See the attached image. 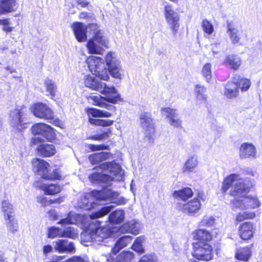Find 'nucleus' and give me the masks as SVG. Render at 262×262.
<instances>
[{
    "label": "nucleus",
    "mask_w": 262,
    "mask_h": 262,
    "mask_svg": "<svg viewBox=\"0 0 262 262\" xmlns=\"http://www.w3.org/2000/svg\"><path fill=\"white\" fill-rule=\"evenodd\" d=\"M113 207L112 205L105 206L99 211L93 212L90 215L91 221L80 235L82 242L85 243L95 242L99 243L110 236L111 234L110 229L105 227L100 228V222L96 219L108 213Z\"/></svg>",
    "instance_id": "obj_1"
},
{
    "label": "nucleus",
    "mask_w": 262,
    "mask_h": 262,
    "mask_svg": "<svg viewBox=\"0 0 262 262\" xmlns=\"http://www.w3.org/2000/svg\"><path fill=\"white\" fill-rule=\"evenodd\" d=\"M99 168L110 174L95 172L90 174L89 179L92 183H108L110 181H123L124 172L121 166L114 162L103 163L99 166Z\"/></svg>",
    "instance_id": "obj_2"
},
{
    "label": "nucleus",
    "mask_w": 262,
    "mask_h": 262,
    "mask_svg": "<svg viewBox=\"0 0 262 262\" xmlns=\"http://www.w3.org/2000/svg\"><path fill=\"white\" fill-rule=\"evenodd\" d=\"M119 194L117 192L112 191L111 190L97 191L94 190L91 193L84 194L81 196L78 202V205L81 208L85 210H90L95 206L94 202L90 201V199L93 198L96 200H106L109 198H112L116 200L113 202L117 205H123L126 203V200L123 197L117 199Z\"/></svg>",
    "instance_id": "obj_3"
},
{
    "label": "nucleus",
    "mask_w": 262,
    "mask_h": 262,
    "mask_svg": "<svg viewBox=\"0 0 262 262\" xmlns=\"http://www.w3.org/2000/svg\"><path fill=\"white\" fill-rule=\"evenodd\" d=\"M84 84L85 86L99 91L101 94L107 96L106 99L108 102L115 103L119 98V95L114 86H108L105 83L99 81L95 77L85 76L84 79Z\"/></svg>",
    "instance_id": "obj_4"
},
{
    "label": "nucleus",
    "mask_w": 262,
    "mask_h": 262,
    "mask_svg": "<svg viewBox=\"0 0 262 262\" xmlns=\"http://www.w3.org/2000/svg\"><path fill=\"white\" fill-rule=\"evenodd\" d=\"M87 63L90 71L93 74L98 76L101 80H107L109 79L107 71L101 58L96 56L90 57L87 59Z\"/></svg>",
    "instance_id": "obj_5"
},
{
    "label": "nucleus",
    "mask_w": 262,
    "mask_h": 262,
    "mask_svg": "<svg viewBox=\"0 0 262 262\" xmlns=\"http://www.w3.org/2000/svg\"><path fill=\"white\" fill-rule=\"evenodd\" d=\"M26 121V111L23 105L17 106L14 110L10 111L9 122L12 127L20 130L24 128Z\"/></svg>",
    "instance_id": "obj_6"
},
{
    "label": "nucleus",
    "mask_w": 262,
    "mask_h": 262,
    "mask_svg": "<svg viewBox=\"0 0 262 262\" xmlns=\"http://www.w3.org/2000/svg\"><path fill=\"white\" fill-rule=\"evenodd\" d=\"M108 39L104 36H101L99 32L88 41L86 47L90 54H101L104 48H108Z\"/></svg>",
    "instance_id": "obj_7"
},
{
    "label": "nucleus",
    "mask_w": 262,
    "mask_h": 262,
    "mask_svg": "<svg viewBox=\"0 0 262 262\" xmlns=\"http://www.w3.org/2000/svg\"><path fill=\"white\" fill-rule=\"evenodd\" d=\"M211 246L207 244L201 242L193 244L192 256L197 259L202 260H209L213 257Z\"/></svg>",
    "instance_id": "obj_8"
},
{
    "label": "nucleus",
    "mask_w": 262,
    "mask_h": 262,
    "mask_svg": "<svg viewBox=\"0 0 262 262\" xmlns=\"http://www.w3.org/2000/svg\"><path fill=\"white\" fill-rule=\"evenodd\" d=\"M32 165L34 171L45 179L52 180L60 178V176L56 171L54 172L53 174L49 173V164L43 160L34 159L32 160Z\"/></svg>",
    "instance_id": "obj_9"
},
{
    "label": "nucleus",
    "mask_w": 262,
    "mask_h": 262,
    "mask_svg": "<svg viewBox=\"0 0 262 262\" xmlns=\"http://www.w3.org/2000/svg\"><path fill=\"white\" fill-rule=\"evenodd\" d=\"M44 140L39 137H35L31 139L32 145H38L36 149L38 153L45 157H48L55 154L56 151L54 145L51 144H44Z\"/></svg>",
    "instance_id": "obj_10"
},
{
    "label": "nucleus",
    "mask_w": 262,
    "mask_h": 262,
    "mask_svg": "<svg viewBox=\"0 0 262 262\" xmlns=\"http://www.w3.org/2000/svg\"><path fill=\"white\" fill-rule=\"evenodd\" d=\"M164 14L166 20L171 29L172 34L176 35L179 28L180 18L178 13L172 9L170 5L166 4L165 5Z\"/></svg>",
    "instance_id": "obj_11"
},
{
    "label": "nucleus",
    "mask_w": 262,
    "mask_h": 262,
    "mask_svg": "<svg viewBox=\"0 0 262 262\" xmlns=\"http://www.w3.org/2000/svg\"><path fill=\"white\" fill-rule=\"evenodd\" d=\"M34 135H40L48 141H52L55 138V134L53 128L49 125L42 123H36L31 127Z\"/></svg>",
    "instance_id": "obj_12"
},
{
    "label": "nucleus",
    "mask_w": 262,
    "mask_h": 262,
    "mask_svg": "<svg viewBox=\"0 0 262 262\" xmlns=\"http://www.w3.org/2000/svg\"><path fill=\"white\" fill-rule=\"evenodd\" d=\"M232 209H247L255 208L259 206V202L254 197L245 195L243 199L233 200L231 201Z\"/></svg>",
    "instance_id": "obj_13"
},
{
    "label": "nucleus",
    "mask_w": 262,
    "mask_h": 262,
    "mask_svg": "<svg viewBox=\"0 0 262 262\" xmlns=\"http://www.w3.org/2000/svg\"><path fill=\"white\" fill-rule=\"evenodd\" d=\"M201 204L199 200L194 198L187 203H178L177 208L190 215H193L200 210Z\"/></svg>",
    "instance_id": "obj_14"
},
{
    "label": "nucleus",
    "mask_w": 262,
    "mask_h": 262,
    "mask_svg": "<svg viewBox=\"0 0 262 262\" xmlns=\"http://www.w3.org/2000/svg\"><path fill=\"white\" fill-rule=\"evenodd\" d=\"M139 121L145 134L150 138L155 133V129L151 115L147 112H142L139 116Z\"/></svg>",
    "instance_id": "obj_15"
},
{
    "label": "nucleus",
    "mask_w": 262,
    "mask_h": 262,
    "mask_svg": "<svg viewBox=\"0 0 262 262\" xmlns=\"http://www.w3.org/2000/svg\"><path fill=\"white\" fill-rule=\"evenodd\" d=\"M32 112L38 118L50 121L54 119L53 111L47 105L42 103L35 104L32 107Z\"/></svg>",
    "instance_id": "obj_16"
},
{
    "label": "nucleus",
    "mask_w": 262,
    "mask_h": 262,
    "mask_svg": "<svg viewBox=\"0 0 262 262\" xmlns=\"http://www.w3.org/2000/svg\"><path fill=\"white\" fill-rule=\"evenodd\" d=\"M249 188L250 186L245 183L244 180L239 179V177L230 193L234 197V200L243 199L249 191Z\"/></svg>",
    "instance_id": "obj_17"
},
{
    "label": "nucleus",
    "mask_w": 262,
    "mask_h": 262,
    "mask_svg": "<svg viewBox=\"0 0 262 262\" xmlns=\"http://www.w3.org/2000/svg\"><path fill=\"white\" fill-rule=\"evenodd\" d=\"M54 243V249L59 253L75 252V247L73 243L70 242L67 239H58Z\"/></svg>",
    "instance_id": "obj_18"
},
{
    "label": "nucleus",
    "mask_w": 262,
    "mask_h": 262,
    "mask_svg": "<svg viewBox=\"0 0 262 262\" xmlns=\"http://www.w3.org/2000/svg\"><path fill=\"white\" fill-rule=\"evenodd\" d=\"M112 252L105 255L106 260L109 262H130L134 257V254L130 251H123L116 256Z\"/></svg>",
    "instance_id": "obj_19"
},
{
    "label": "nucleus",
    "mask_w": 262,
    "mask_h": 262,
    "mask_svg": "<svg viewBox=\"0 0 262 262\" xmlns=\"http://www.w3.org/2000/svg\"><path fill=\"white\" fill-rule=\"evenodd\" d=\"M256 149L254 145L249 142L243 143L239 148V157L241 159L256 158Z\"/></svg>",
    "instance_id": "obj_20"
},
{
    "label": "nucleus",
    "mask_w": 262,
    "mask_h": 262,
    "mask_svg": "<svg viewBox=\"0 0 262 262\" xmlns=\"http://www.w3.org/2000/svg\"><path fill=\"white\" fill-rule=\"evenodd\" d=\"M72 28L77 40L79 42H84L86 40V26L79 22L74 23Z\"/></svg>",
    "instance_id": "obj_21"
},
{
    "label": "nucleus",
    "mask_w": 262,
    "mask_h": 262,
    "mask_svg": "<svg viewBox=\"0 0 262 262\" xmlns=\"http://www.w3.org/2000/svg\"><path fill=\"white\" fill-rule=\"evenodd\" d=\"M120 230L122 233H131L136 235L139 232V224L135 220L128 221L121 227Z\"/></svg>",
    "instance_id": "obj_22"
},
{
    "label": "nucleus",
    "mask_w": 262,
    "mask_h": 262,
    "mask_svg": "<svg viewBox=\"0 0 262 262\" xmlns=\"http://www.w3.org/2000/svg\"><path fill=\"white\" fill-rule=\"evenodd\" d=\"M224 94L228 98L236 97L238 95V86L237 82H228L225 86Z\"/></svg>",
    "instance_id": "obj_23"
},
{
    "label": "nucleus",
    "mask_w": 262,
    "mask_h": 262,
    "mask_svg": "<svg viewBox=\"0 0 262 262\" xmlns=\"http://www.w3.org/2000/svg\"><path fill=\"white\" fill-rule=\"evenodd\" d=\"M242 63L241 58L237 55L230 54L226 57L224 64L233 70H237Z\"/></svg>",
    "instance_id": "obj_24"
},
{
    "label": "nucleus",
    "mask_w": 262,
    "mask_h": 262,
    "mask_svg": "<svg viewBox=\"0 0 262 262\" xmlns=\"http://www.w3.org/2000/svg\"><path fill=\"white\" fill-rule=\"evenodd\" d=\"M198 159L196 156H189L185 162L182 170L184 172H192L198 165Z\"/></svg>",
    "instance_id": "obj_25"
},
{
    "label": "nucleus",
    "mask_w": 262,
    "mask_h": 262,
    "mask_svg": "<svg viewBox=\"0 0 262 262\" xmlns=\"http://www.w3.org/2000/svg\"><path fill=\"white\" fill-rule=\"evenodd\" d=\"M132 237L129 235H125L120 237L115 243L114 246L112 248L111 252L115 254V253H118L119 251L125 246H126L129 243L131 242Z\"/></svg>",
    "instance_id": "obj_26"
},
{
    "label": "nucleus",
    "mask_w": 262,
    "mask_h": 262,
    "mask_svg": "<svg viewBox=\"0 0 262 262\" xmlns=\"http://www.w3.org/2000/svg\"><path fill=\"white\" fill-rule=\"evenodd\" d=\"M193 195V192L189 187L184 188L179 190H176L173 193V196L177 199L181 200L185 203Z\"/></svg>",
    "instance_id": "obj_27"
},
{
    "label": "nucleus",
    "mask_w": 262,
    "mask_h": 262,
    "mask_svg": "<svg viewBox=\"0 0 262 262\" xmlns=\"http://www.w3.org/2000/svg\"><path fill=\"white\" fill-rule=\"evenodd\" d=\"M253 225L250 222H246L242 224L239 229V235L241 238L247 240L253 235Z\"/></svg>",
    "instance_id": "obj_28"
},
{
    "label": "nucleus",
    "mask_w": 262,
    "mask_h": 262,
    "mask_svg": "<svg viewBox=\"0 0 262 262\" xmlns=\"http://www.w3.org/2000/svg\"><path fill=\"white\" fill-rule=\"evenodd\" d=\"M111 154L107 152H100L91 155L89 160L92 164H98L103 161L109 159Z\"/></svg>",
    "instance_id": "obj_29"
},
{
    "label": "nucleus",
    "mask_w": 262,
    "mask_h": 262,
    "mask_svg": "<svg viewBox=\"0 0 262 262\" xmlns=\"http://www.w3.org/2000/svg\"><path fill=\"white\" fill-rule=\"evenodd\" d=\"M16 0H0V14L14 11Z\"/></svg>",
    "instance_id": "obj_30"
},
{
    "label": "nucleus",
    "mask_w": 262,
    "mask_h": 262,
    "mask_svg": "<svg viewBox=\"0 0 262 262\" xmlns=\"http://www.w3.org/2000/svg\"><path fill=\"white\" fill-rule=\"evenodd\" d=\"M193 237L195 239L200 241H209L212 239V235L206 230L198 229L194 232Z\"/></svg>",
    "instance_id": "obj_31"
},
{
    "label": "nucleus",
    "mask_w": 262,
    "mask_h": 262,
    "mask_svg": "<svg viewBox=\"0 0 262 262\" xmlns=\"http://www.w3.org/2000/svg\"><path fill=\"white\" fill-rule=\"evenodd\" d=\"M124 217L125 213L123 210H117L111 213L108 220L111 223L118 224L122 222Z\"/></svg>",
    "instance_id": "obj_32"
},
{
    "label": "nucleus",
    "mask_w": 262,
    "mask_h": 262,
    "mask_svg": "<svg viewBox=\"0 0 262 262\" xmlns=\"http://www.w3.org/2000/svg\"><path fill=\"white\" fill-rule=\"evenodd\" d=\"M2 211L4 213V218L10 219L13 217V205L8 201H4L2 203Z\"/></svg>",
    "instance_id": "obj_33"
},
{
    "label": "nucleus",
    "mask_w": 262,
    "mask_h": 262,
    "mask_svg": "<svg viewBox=\"0 0 262 262\" xmlns=\"http://www.w3.org/2000/svg\"><path fill=\"white\" fill-rule=\"evenodd\" d=\"M251 255V251L248 247L239 248L237 249L235 257L239 260L247 261Z\"/></svg>",
    "instance_id": "obj_34"
},
{
    "label": "nucleus",
    "mask_w": 262,
    "mask_h": 262,
    "mask_svg": "<svg viewBox=\"0 0 262 262\" xmlns=\"http://www.w3.org/2000/svg\"><path fill=\"white\" fill-rule=\"evenodd\" d=\"M206 88L201 85H196L195 88V93L196 99L201 103H206L207 101V95L206 94Z\"/></svg>",
    "instance_id": "obj_35"
},
{
    "label": "nucleus",
    "mask_w": 262,
    "mask_h": 262,
    "mask_svg": "<svg viewBox=\"0 0 262 262\" xmlns=\"http://www.w3.org/2000/svg\"><path fill=\"white\" fill-rule=\"evenodd\" d=\"M110 74L114 78L121 79L123 75V70L120 65V62L116 63L115 65L108 67Z\"/></svg>",
    "instance_id": "obj_36"
},
{
    "label": "nucleus",
    "mask_w": 262,
    "mask_h": 262,
    "mask_svg": "<svg viewBox=\"0 0 262 262\" xmlns=\"http://www.w3.org/2000/svg\"><path fill=\"white\" fill-rule=\"evenodd\" d=\"M227 28V32L232 43L235 44L238 43L240 39L238 31L236 29L234 28L231 23H228Z\"/></svg>",
    "instance_id": "obj_37"
},
{
    "label": "nucleus",
    "mask_w": 262,
    "mask_h": 262,
    "mask_svg": "<svg viewBox=\"0 0 262 262\" xmlns=\"http://www.w3.org/2000/svg\"><path fill=\"white\" fill-rule=\"evenodd\" d=\"M42 190L48 195H53L60 192L61 188L60 186L55 184H43Z\"/></svg>",
    "instance_id": "obj_38"
},
{
    "label": "nucleus",
    "mask_w": 262,
    "mask_h": 262,
    "mask_svg": "<svg viewBox=\"0 0 262 262\" xmlns=\"http://www.w3.org/2000/svg\"><path fill=\"white\" fill-rule=\"evenodd\" d=\"M239 176L237 174H231L227 177L224 180L222 190L226 192L231 186L232 183L238 181Z\"/></svg>",
    "instance_id": "obj_39"
},
{
    "label": "nucleus",
    "mask_w": 262,
    "mask_h": 262,
    "mask_svg": "<svg viewBox=\"0 0 262 262\" xmlns=\"http://www.w3.org/2000/svg\"><path fill=\"white\" fill-rule=\"evenodd\" d=\"M89 116H92L93 117H110L112 116V113L104 111L96 108H90L88 110Z\"/></svg>",
    "instance_id": "obj_40"
},
{
    "label": "nucleus",
    "mask_w": 262,
    "mask_h": 262,
    "mask_svg": "<svg viewBox=\"0 0 262 262\" xmlns=\"http://www.w3.org/2000/svg\"><path fill=\"white\" fill-rule=\"evenodd\" d=\"M77 221V214L74 212H70L67 217L61 219L58 223L62 225L74 224Z\"/></svg>",
    "instance_id": "obj_41"
},
{
    "label": "nucleus",
    "mask_w": 262,
    "mask_h": 262,
    "mask_svg": "<svg viewBox=\"0 0 262 262\" xmlns=\"http://www.w3.org/2000/svg\"><path fill=\"white\" fill-rule=\"evenodd\" d=\"M6 220V226L8 230L14 233L18 231V226L17 221L13 217L7 219Z\"/></svg>",
    "instance_id": "obj_42"
},
{
    "label": "nucleus",
    "mask_w": 262,
    "mask_h": 262,
    "mask_svg": "<svg viewBox=\"0 0 262 262\" xmlns=\"http://www.w3.org/2000/svg\"><path fill=\"white\" fill-rule=\"evenodd\" d=\"M161 113L163 116H165L168 119V121L179 115L177 110L170 107L162 108Z\"/></svg>",
    "instance_id": "obj_43"
},
{
    "label": "nucleus",
    "mask_w": 262,
    "mask_h": 262,
    "mask_svg": "<svg viewBox=\"0 0 262 262\" xmlns=\"http://www.w3.org/2000/svg\"><path fill=\"white\" fill-rule=\"evenodd\" d=\"M105 62L108 67L120 62L117 59L116 53L112 52H110L106 54L105 56Z\"/></svg>",
    "instance_id": "obj_44"
},
{
    "label": "nucleus",
    "mask_w": 262,
    "mask_h": 262,
    "mask_svg": "<svg viewBox=\"0 0 262 262\" xmlns=\"http://www.w3.org/2000/svg\"><path fill=\"white\" fill-rule=\"evenodd\" d=\"M89 122L92 124H94L97 126H101L103 127L110 126L112 125L114 122L113 120H103L99 119L89 118Z\"/></svg>",
    "instance_id": "obj_45"
},
{
    "label": "nucleus",
    "mask_w": 262,
    "mask_h": 262,
    "mask_svg": "<svg viewBox=\"0 0 262 262\" xmlns=\"http://www.w3.org/2000/svg\"><path fill=\"white\" fill-rule=\"evenodd\" d=\"M61 237H68L74 239L77 237L78 232L76 230L72 227H68L63 230H61Z\"/></svg>",
    "instance_id": "obj_46"
},
{
    "label": "nucleus",
    "mask_w": 262,
    "mask_h": 262,
    "mask_svg": "<svg viewBox=\"0 0 262 262\" xmlns=\"http://www.w3.org/2000/svg\"><path fill=\"white\" fill-rule=\"evenodd\" d=\"M45 85L46 87L47 91L49 92L50 95L54 97L57 89V86L55 83L52 80L46 79L45 81Z\"/></svg>",
    "instance_id": "obj_47"
},
{
    "label": "nucleus",
    "mask_w": 262,
    "mask_h": 262,
    "mask_svg": "<svg viewBox=\"0 0 262 262\" xmlns=\"http://www.w3.org/2000/svg\"><path fill=\"white\" fill-rule=\"evenodd\" d=\"M215 218L213 216L205 215L201 221L200 225L201 226L211 227L215 223Z\"/></svg>",
    "instance_id": "obj_48"
},
{
    "label": "nucleus",
    "mask_w": 262,
    "mask_h": 262,
    "mask_svg": "<svg viewBox=\"0 0 262 262\" xmlns=\"http://www.w3.org/2000/svg\"><path fill=\"white\" fill-rule=\"evenodd\" d=\"M106 98L107 96H106V97H102L100 95H98L96 96L93 95L90 96L89 100L90 101H91V103H92L93 104L101 106L103 102V100H105L108 102Z\"/></svg>",
    "instance_id": "obj_49"
},
{
    "label": "nucleus",
    "mask_w": 262,
    "mask_h": 262,
    "mask_svg": "<svg viewBox=\"0 0 262 262\" xmlns=\"http://www.w3.org/2000/svg\"><path fill=\"white\" fill-rule=\"evenodd\" d=\"M202 73L207 82L211 79V65L210 63H206L202 69Z\"/></svg>",
    "instance_id": "obj_50"
},
{
    "label": "nucleus",
    "mask_w": 262,
    "mask_h": 262,
    "mask_svg": "<svg viewBox=\"0 0 262 262\" xmlns=\"http://www.w3.org/2000/svg\"><path fill=\"white\" fill-rule=\"evenodd\" d=\"M202 27L203 28V31L208 34H211L214 31L213 25L206 19L203 20L202 23Z\"/></svg>",
    "instance_id": "obj_51"
},
{
    "label": "nucleus",
    "mask_w": 262,
    "mask_h": 262,
    "mask_svg": "<svg viewBox=\"0 0 262 262\" xmlns=\"http://www.w3.org/2000/svg\"><path fill=\"white\" fill-rule=\"evenodd\" d=\"M86 29H88L90 31L93 33V36L96 35L99 32L101 33V36H104V31L102 30L99 29V26L96 24H89L86 27Z\"/></svg>",
    "instance_id": "obj_52"
},
{
    "label": "nucleus",
    "mask_w": 262,
    "mask_h": 262,
    "mask_svg": "<svg viewBox=\"0 0 262 262\" xmlns=\"http://www.w3.org/2000/svg\"><path fill=\"white\" fill-rule=\"evenodd\" d=\"M255 213L252 212H243L239 213L236 216V220L238 222H242L244 220L253 219L255 217Z\"/></svg>",
    "instance_id": "obj_53"
},
{
    "label": "nucleus",
    "mask_w": 262,
    "mask_h": 262,
    "mask_svg": "<svg viewBox=\"0 0 262 262\" xmlns=\"http://www.w3.org/2000/svg\"><path fill=\"white\" fill-rule=\"evenodd\" d=\"M61 230L57 227H52L49 229L48 237L50 238H54L57 236L61 237Z\"/></svg>",
    "instance_id": "obj_54"
},
{
    "label": "nucleus",
    "mask_w": 262,
    "mask_h": 262,
    "mask_svg": "<svg viewBox=\"0 0 262 262\" xmlns=\"http://www.w3.org/2000/svg\"><path fill=\"white\" fill-rule=\"evenodd\" d=\"M210 47L213 55L219 54L224 50V47L220 42L213 43Z\"/></svg>",
    "instance_id": "obj_55"
},
{
    "label": "nucleus",
    "mask_w": 262,
    "mask_h": 262,
    "mask_svg": "<svg viewBox=\"0 0 262 262\" xmlns=\"http://www.w3.org/2000/svg\"><path fill=\"white\" fill-rule=\"evenodd\" d=\"M169 124L176 128H180L182 127V121L179 115L168 121Z\"/></svg>",
    "instance_id": "obj_56"
},
{
    "label": "nucleus",
    "mask_w": 262,
    "mask_h": 262,
    "mask_svg": "<svg viewBox=\"0 0 262 262\" xmlns=\"http://www.w3.org/2000/svg\"><path fill=\"white\" fill-rule=\"evenodd\" d=\"M139 262H157V259L154 255H146L142 256Z\"/></svg>",
    "instance_id": "obj_57"
},
{
    "label": "nucleus",
    "mask_w": 262,
    "mask_h": 262,
    "mask_svg": "<svg viewBox=\"0 0 262 262\" xmlns=\"http://www.w3.org/2000/svg\"><path fill=\"white\" fill-rule=\"evenodd\" d=\"M250 84L251 83L250 80L247 79H241L239 84V85H242L241 89L243 91H247L249 89Z\"/></svg>",
    "instance_id": "obj_58"
},
{
    "label": "nucleus",
    "mask_w": 262,
    "mask_h": 262,
    "mask_svg": "<svg viewBox=\"0 0 262 262\" xmlns=\"http://www.w3.org/2000/svg\"><path fill=\"white\" fill-rule=\"evenodd\" d=\"M65 262H89V261L87 260H85L81 257L74 256L68 259H67V260H66Z\"/></svg>",
    "instance_id": "obj_59"
},
{
    "label": "nucleus",
    "mask_w": 262,
    "mask_h": 262,
    "mask_svg": "<svg viewBox=\"0 0 262 262\" xmlns=\"http://www.w3.org/2000/svg\"><path fill=\"white\" fill-rule=\"evenodd\" d=\"M133 249L139 253H142L144 251V249L143 248L142 245L138 244L137 243H134L132 246Z\"/></svg>",
    "instance_id": "obj_60"
},
{
    "label": "nucleus",
    "mask_w": 262,
    "mask_h": 262,
    "mask_svg": "<svg viewBox=\"0 0 262 262\" xmlns=\"http://www.w3.org/2000/svg\"><path fill=\"white\" fill-rule=\"evenodd\" d=\"M108 137V133L107 132L104 133L102 134L99 135H94L92 136L91 137H90L91 139H92L95 140H101L104 139H106Z\"/></svg>",
    "instance_id": "obj_61"
},
{
    "label": "nucleus",
    "mask_w": 262,
    "mask_h": 262,
    "mask_svg": "<svg viewBox=\"0 0 262 262\" xmlns=\"http://www.w3.org/2000/svg\"><path fill=\"white\" fill-rule=\"evenodd\" d=\"M89 147L92 151L100 150L106 148V146L104 145H96L93 144H90Z\"/></svg>",
    "instance_id": "obj_62"
},
{
    "label": "nucleus",
    "mask_w": 262,
    "mask_h": 262,
    "mask_svg": "<svg viewBox=\"0 0 262 262\" xmlns=\"http://www.w3.org/2000/svg\"><path fill=\"white\" fill-rule=\"evenodd\" d=\"M101 107H104L106 108L107 110L111 111H114L115 107L114 105L112 104H107L104 101L103 102L102 104H101Z\"/></svg>",
    "instance_id": "obj_63"
},
{
    "label": "nucleus",
    "mask_w": 262,
    "mask_h": 262,
    "mask_svg": "<svg viewBox=\"0 0 262 262\" xmlns=\"http://www.w3.org/2000/svg\"><path fill=\"white\" fill-rule=\"evenodd\" d=\"M4 70L8 72L9 74H17L16 69L11 66H7L4 68Z\"/></svg>",
    "instance_id": "obj_64"
}]
</instances>
